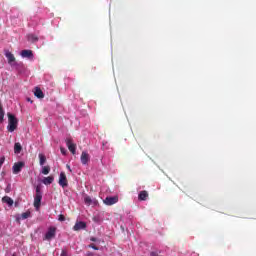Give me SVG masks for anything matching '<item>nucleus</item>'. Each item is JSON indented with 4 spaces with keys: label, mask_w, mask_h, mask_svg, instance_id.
I'll use <instances>...</instances> for the list:
<instances>
[{
    "label": "nucleus",
    "mask_w": 256,
    "mask_h": 256,
    "mask_svg": "<svg viewBox=\"0 0 256 256\" xmlns=\"http://www.w3.org/2000/svg\"><path fill=\"white\" fill-rule=\"evenodd\" d=\"M19 123V121L17 120V118L15 117V115L8 113V126L7 129L10 133H13V131H15V129H17V124Z\"/></svg>",
    "instance_id": "f257e3e1"
},
{
    "label": "nucleus",
    "mask_w": 256,
    "mask_h": 256,
    "mask_svg": "<svg viewBox=\"0 0 256 256\" xmlns=\"http://www.w3.org/2000/svg\"><path fill=\"white\" fill-rule=\"evenodd\" d=\"M43 199V192L41 191V186H36V194L34 196V207L39 209L41 207V200Z\"/></svg>",
    "instance_id": "f03ea898"
},
{
    "label": "nucleus",
    "mask_w": 256,
    "mask_h": 256,
    "mask_svg": "<svg viewBox=\"0 0 256 256\" xmlns=\"http://www.w3.org/2000/svg\"><path fill=\"white\" fill-rule=\"evenodd\" d=\"M57 235V228L55 226H51L48 228L47 232L44 236V241H51L52 239H55V236Z\"/></svg>",
    "instance_id": "7ed1b4c3"
},
{
    "label": "nucleus",
    "mask_w": 256,
    "mask_h": 256,
    "mask_svg": "<svg viewBox=\"0 0 256 256\" xmlns=\"http://www.w3.org/2000/svg\"><path fill=\"white\" fill-rule=\"evenodd\" d=\"M5 57L8 59V63L11 67L17 66V61H15V56L9 50L5 51Z\"/></svg>",
    "instance_id": "20e7f679"
},
{
    "label": "nucleus",
    "mask_w": 256,
    "mask_h": 256,
    "mask_svg": "<svg viewBox=\"0 0 256 256\" xmlns=\"http://www.w3.org/2000/svg\"><path fill=\"white\" fill-rule=\"evenodd\" d=\"M66 145H67L69 151L71 152V154L75 155L76 150H77V145L75 143H73V140L67 138L66 139Z\"/></svg>",
    "instance_id": "39448f33"
},
{
    "label": "nucleus",
    "mask_w": 256,
    "mask_h": 256,
    "mask_svg": "<svg viewBox=\"0 0 256 256\" xmlns=\"http://www.w3.org/2000/svg\"><path fill=\"white\" fill-rule=\"evenodd\" d=\"M58 183H59L60 187H63V189H65V187H67L69 185L67 183V176L65 175V172L60 173Z\"/></svg>",
    "instance_id": "423d86ee"
},
{
    "label": "nucleus",
    "mask_w": 256,
    "mask_h": 256,
    "mask_svg": "<svg viewBox=\"0 0 256 256\" xmlns=\"http://www.w3.org/2000/svg\"><path fill=\"white\" fill-rule=\"evenodd\" d=\"M24 165H25V163H23V162L15 163L12 168L14 175L21 173V169H23Z\"/></svg>",
    "instance_id": "0eeeda50"
},
{
    "label": "nucleus",
    "mask_w": 256,
    "mask_h": 256,
    "mask_svg": "<svg viewBox=\"0 0 256 256\" xmlns=\"http://www.w3.org/2000/svg\"><path fill=\"white\" fill-rule=\"evenodd\" d=\"M21 57L23 59H30V60H33V51L31 50H22L21 53H20Z\"/></svg>",
    "instance_id": "6e6552de"
},
{
    "label": "nucleus",
    "mask_w": 256,
    "mask_h": 256,
    "mask_svg": "<svg viewBox=\"0 0 256 256\" xmlns=\"http://www.w3.org/2000/svg\"><path fill=\"white\" fill-rule=\"evenodd\" d=\"M84 203L85 205H88V206L93 205V207H95L98 204L97 199L91 198L90 196L84 197Z\"/></svg>",
    "instance_id": "1a4fd4ad"
},
{
    "label": "nucleus",
    "mask_w": 256,
    "mask_h": 256,
    "mask_svg": "<svg viewBox=\"0 0 256 256\" xmlns=\"http://www.w3.org/2000/svg\"><path fill=\"white\" fill-rule=\"evenodd\" d=\"M81 229H87V224L83 221H78L73 227V231H81Z\"/></svg>",
    "instance_id": "9d476101"
},
{
    "label": "nucleus",
    "mask_w": 256,
    "mask_h": 256,
    "mask_svg": "<svg viewBox=\"0 0 256 256\" xmlns=\"http://www.w3.org/2000/svg\"><path fill=\"white\" fill-rule=\"evenodd\" d=\"M117 201H119V198H117V196L106 197L104 200V203H105V205H115V203H117Z\"/></svg>",
    "instance_id": "9b49d317"
},
{
    "label": "nucleus",
    "mask_w": 256,
    "mask_h": 256,
    "mask_svg": "<svg viewBox=\"0 0 256 256\" xmlns=\"http://www.w3.org/2000/svg\"><path fill=\"white\" fill-rule=\"evenodd\" d=\"M89 153H87L86 151H83L80 157L81 163L82 165H87V163H89Z\"/></svg>",
    "instance_id": "f8f14e48"
},
{
    "label": "nucleus",
    "mask_w": 256,
    "mask_h": 256,
    "mask_svg": "<svg viewBox=\"0 0 256 256\" xmlns=\"http://www.w3.org/2000/svg\"><path fill=\"white\" fill-rule=\"evenodd\" d=\"M53 181H55V177H53V176L44 177L42 179V183L44 185H51V183H53Z\"/></svg>",
    "instance_id": "ddd939ff"
},
{
    "label": "nucleus",
    "mask_w": 256,
    "mask_h": 256,
    "mask_svg": "<svg viewBox=\"0 0 256 256\" xmlns=\"http://www.w3.org/2000/svg\"><path fill=\"white\" fill-rule=\"evenodd\" d=\"M21 151H23V146H21V143L16 142V143L14 144V153H15L16 155H19V153H21Z\"/></svg>",
    "instance_id": "4468645a"
},
{
    "label": "nucleus",
    "mask_w": 256,
    "mask_h": 256,
    "mask_svg": "<svg viewBox=\"0 0 256 256\" xmlns=\"http://www.w3.org/2000/svg\"><path fill=\"white\" fill-rule=\"evenodd\" d=\"M147 197H149V193H147V191H141L138 195L139 201H147Z\"/></svg>",
    "instance_id": "2eb2a0df"
},
{
    "label": "nucleus",
    "mask_w": 256,
    "mask_h": 256,
    "mask_svg": "<svg viewBox=\"0 0 256 256\" xmlns=\"http://www.w3.org/2000/svg\"><path fill=\"white\" fill-rule=\"evenodd\" d=\"M34 95H35V97H37L38 99H43V97H45V94H43V91L40 90V88H37V87H36V89H35Z\"/></svg>",
    "instance_id": "dca6fc26"
},
{
    "label": "nucleus",
    "mask_w": 256,
    "mask_h": 256,
    "mask_svg": "<svg viewBox=\"0 0 256 256\" xmlns=\"http://www.w3.org/2000/svg\"><path fill=\"white\" fill-rule=\"evenodd\" d=\"M2 203H6L9 207L13 206V200L9 196H4L2 198Z\"/></svg>",
    "instance_id": "f3484780"
},
{
    "label": "nucleus",
    "mask_w": 256,
    "mask_h": 256,
    "mask_svg": "<svg viewBox=\"0 0 256 256\" xmlns=\"http://www.w3.org/2000/svg\"><path fill=\"white\" fill-rule=\"evenodd\" d=\"M50 172H51V167L42 166V170H41L42 175H49Z\"/></svg>",
    "instance_id": "a211bd4d"
},
{
    "label": "nucleus",
    "mask_w": 256,
    "mask_h": 256,
    "mask_svg": "<svg viewBox=\"0 0 256 256\" xmlns=\"http://www.w3.org/2000/svg\"><path fill=\"white\" fill-rule=\"evenodd\" d=\"M28 41H30V43H37V41H39V38H37V36H35L34 34H30L28 35Z\"/></svg>",
    "instance_id": "6ab92c4d"
},
{
    "label": "nucleus",
    "mask_w": 256,
    "mask_h": 256,
    "mask_svg": "<svg viewBox=\"0 0 256 256\" xmlns=\"http://www.w3.org/2000/svg\"><path fill=\"white\" fill-rule=\"evenodd\" d=\"M92 221H94V223H98L99 224V223H101L103 221V218L101 217V215L96 214V215L93 216Z\"/></svg>",
    "instance_id": "aec40b11"
},
{
    "label": "nucleus",
    "mask_w": 256,
    "mask_h": 256,
    "mask_svg": "<svg viewBox=\"0 0 256 256\" xmlns=\"http://www.w3.org/2000/svg\"><path fill=\"white\" fill-rule=\"evenodd\" d=\"M5 117V110H3V106L1 105L0 102V123H3Z\"/></svg>",
    "instance_id": "412c9836"
},
{
    "label": "nucleus",
    "mask_w": 256,
    "mask_h": 256,
    "mask_svg": "<svg viewBox=\"0 0 256 256\" xmlns=\"http://www.w3.org/2000/svg\"><path fill=\"white\" fill-rule=\"evenodd\" d=\"M39 159H40V165L43 167L45 165V161H47V158L43 154H39Z\"/></svg>",
    "instance_id": "4be33fe9"
},
{
    "label": "nucleus",
    "mask_w": 256,
    "mask_h": 256,
    "mask_svg": "<svg viewBox=\"0 0 256 256\" xmlns=\"http://www.w3.org/2000/svg\"><path fill=\"white\" fill-rule=\"evenodd\" d=\"M21 217L22 219H29V217H31V212H24Z\"/></svg>",
    "instance_id": "5701e85b"
},
{
    "label": "nucleus",
    "mask_w": 256,
    "mask_h": 256,
    "mask_svg": "<svg viewBox=\"0 0 256 256\" xmlns=\"http://www.w3.org/2000/svg\"><path fill=\"white\" fill-rule=\"evenodd\" d=\"M90 249H94V251H99V247L95 246V244L88 245Z\"/></svg>",
    "instance_id": "b1692460"
},
{
    "label": "nucleus",
    "mask_w": 256,
    "mask_h": 256,
    "mask_svg": "<svg viewBox=\"0 0 256 256\" xmlns=\"http://www.w3.org/2000/svg\"><path fill=\"white\" fill-rule=\"evenodd\" d=\"M5 193H11V184H8L5 188Z\"/></svg>",
    "instance_id": "393cba45"
},
{
    "label": "nucleus",
    "mask_w": 256,
    "mask_h": 256,
    "mask_svg": "<svg viewBox=\"0 0 256 256\" xmlns=\"http://www.w3.org/2000/svg\"><path fill=\"white\" fill-rule=\"evenodd\" d=\"M60 151H61L62 155H67V149L61 147Z\"/></svg>",
    "instance_id": "a878e982"
},
{
    "label": "nucleus",
    "mask_w": 256,
    "mask_h": 256,
    "mask_svg": "<svg viewBox=\"0 0 256 256\" xmlns=\"http://www.w3.org/2000/svg\"><path fill=\"white\" fill-rule=\"evenodd\" d=\"M3 163H5V157L0 158V169L3 167Z\"/></svg>",
    "instance_id": "bb28decb"
},
{
    "label": "nucleus",
    "mask_w": 256,
    "mask_h": 256,
    "mask_svg": "<svg viewBox=\"0 0 256 256\" xmlns=\"http://www.w3.org/2000/svg\"><path fill=\"white\" fill-rule=\"evenodd\" d=\"M58 221H65V216H63V215H59L58 216Z\"/></svg>",
    "instance_id": "cd10ccee"
},
{
    "label": "nucleus",
    "mask_w": 256,
    "mask_h": 256,
    "mask_svg": "<svg viewBox=\"0 0 256 256\" xmlns=\"http://www.w3.org/2000/svg\"><path fill=\"white\" fill-rule=\"evenodd\" d=\"M60 256H67V250L63 249Z\"/></svg>",
    "instance_id": "c85d7f7f"
},
{
    "label": "nucleus",
    "mask_w": 256,
    "mask_h": 256,
    "mask_svg": "<svg viewBox=\"0 0 256 256\" xmlns=\"http://www.w3.org/2000/svg\"><path fill=\"white\" fill-rule=\"evenodd\" d=\"M90 241H92L93 243H97L98 239L96 237H91Z\"/></svg>",
    "instance_id": "c756f323"
},
{
    "label": "nucleus",
    "mask_w": 256,
    "mask_h": 256,
    "mask_svg": "<svg viewBox=\"0 0 256 256\" xmlns=\"http://www.w3.org/2000/svg\"><path fill=\"white\" fill-rule=\"evenodd\" d=\"M28 103H33V100L31 98H27Z\"/></svg>",
    "instance_id": "7c9ffc66"
},
{
    "label": "nucleus",
    "mask_w": 256,
    "mask_h": 256,
    "mask_svg": "<svg viewBox=\"0 0 256 256\" xmlns=\"http://www.w3.org/2000/svg\"><path fill=\"white\" fill-rule=\"evenodd\" d=\"M87 256H93V253L91 252H88V255Z\"/></svg>",
    "instance_id": "2f4dec72"
}]
</instances>
